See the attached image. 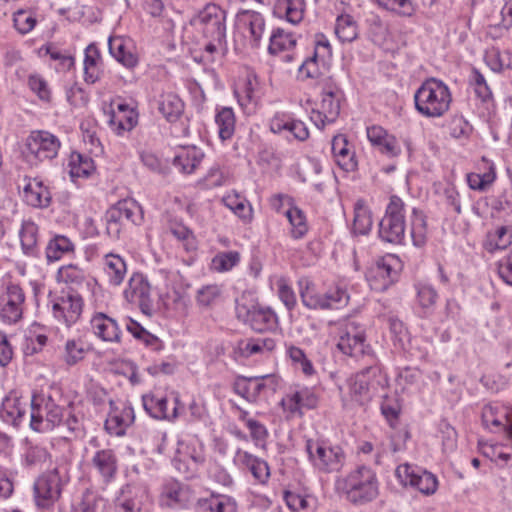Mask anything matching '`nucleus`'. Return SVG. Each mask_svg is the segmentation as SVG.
<instances>
[{
	"label": "nucleus",
	"mask_w": 512,
	"mask_h": 512,
	"mask_svg": "<svg viewBox=\"0 0 512 512\" xmlns=\"http://www.w3.org/2000/svg\"><path fill=\"white\" fill-rule=\"evenodd\" d=\"M38 226L31 220H24L19 231L21 249L28 257H38Z\"/></svg>",
	"instance_id": "c9c22d12"
},
{
	"label": "nucleus",
	"mask_w": 512,
	"mask_h": 512,
	"mask_svg": "<svg viewBox=\"0 0 512 512\" xmlns=\"http://www.w3.org/2000/svg\"><path fill=\"white\" fill-rule=\"evenodd\" d=\"M48 306L54 320L58 324L70 328L80 319L84 301L82 296L75 291H61L60 294L50 295Z\"/></svg>",
	"instance_id": "0eeeda50"
},
{
	"label": "nucleus",
	"mask_w": 512,
	"mask_h": 512,
	"mask_svg": "<svg viewBox=\"0 0 512 512\" xmlns=\"http://www.w3.org/2000/svg\"><path fill=\"white\" fill-rule=\"evenodd\" d=\"M349 294L344 287L336 286L323 293V299L327 303V310L340 309L349 302Z\"/></svg>",
	"instance_id": "052dcab7"
},
{
	"label": "nucleus",
	"mask_w": 512,
	"mask_h": 512,
	"mask_svg": "<svg viewBox=\"0 0 512 512\" xmlns=\"http://www.w3.org/2000/svg\"><path fill=\"white\" fill-rule=\"evenodd\" d=\"M111 208L118 211V215L125 223L139 224L142 220L141 207L133 200H120Z\"/></svg>",
	"instance_id": "8fccbe9b"
},
{
	"label": "nucleus",
	"mask_w": 512,
	"mask_h": 512,
	"mask_svg": "<svg viewBox=\"0 0 512 512\" xmlns=\"http://www.w3.org/2000/svg\"><path fill=\"white\" fill-rule=\"evenodd\" d=\"M174 407L168 410V399L164 395L146 394L142 396V403L145 411L154 419L175 421L181 414L183 405L180 402L179 393L172 392Z\"/></svg>",
	"instance_id": "4468645a"
},
{
	"label": "nucleus",
	"mask_w": 512,
	"mask_h": 512,
	"mask_svg": "<svg viewBox=\"0 0 512 512\" xmlns=\"http://www.w3.org/2000/svg\"><path fill=\"white\" fill-rule=\"evenodd\" d=\"M25 294L17 284H9L0 295V319L8 324L17 323L23 315Z\"/></svg>",
	"instance_id": "2eb2a0df"
},
{
	"label": "nucleus",
	"mask_w": 512,
	"mask_h": 512,
	"mask_svg": "<svg viewBox=\"0 0 512 512\" xmlns=\"http://www.w3.org/2000/svg\"><path fill=\"white\" fill-rule=\"evenodd\" d=\"M93 334L106 342H120L121 330L118 323L112 317L98 312L90 320Z\"/></svg>",
	"instance_id": "a878e982"
},
{
	"label": "nucleus",
	"mask_w": 512,
	"mask_h": 512,
	"mask_svg": "<svg viewBox=\"0 0 512 512\" xmlns=\"http://www.w3.org/2000/svg\"><path fill=\"white\" fill-rule=\"evenodd\" d=\"M239 22L247 27L253 46H258L265 29V20L262 14L255 11H243Z\"/></svg>",
	"instance_id": "ea45409f"
},
{
	"label": "nucleus",
	"mask_w": 512,
	"mask_h": 512,
	"mask_svg": "<svg viewBox=\"0 0 512 512\" xmlns=\"http://www.w3.org/2000/svg\"><path fill=\"white\" fill-rule=\"evenodd\" d=\"M338 485L347 500L356 505L369 503L379 494L376 473L366 466H359L351 471L342 481L338 482Z\"/></svg>",
	"instance_id": "f03ea898"
},
{
	"label": "nucleus",
	"mask_w": 512,
	"mask_h": 512,
	"mask_svg": "<svg viewBox=\"0 0 512 512\" xmlns=\"http://www.w3.org/2000/svg\"><path fill=\"white\" fill-rule=\"evenodd\" d=\"M158 111L168 122H176L184 111V103L173 92L162 93L157 101Z\"/></svg>",
	"instance_id": "72a5a7b5"
},
{
	"label": "nucleus",
	"mask_w": 512,
	"mask_h": 512,
	"mask_svg": "<svg viewBox=\"0 0 512 512\" xmlns=\"http://www.w3.org/2000/svg\"><path fill=\"white\" fill-rule=\"evenodd\" d=\"M257 83L254 79H246L242 86L235 90V95L241 107L247 108L250 104L255 103L257 96L255 87Z\"/></svg>",
	"instance_id": "0e129e2a"
},
{
	"label": "nucleus",
	"mask_w": 512,
	"mask_h": 512,
	"mask_svg": "<svg viewBox=\"0 0 512 512\" xmlns=\"http://www.w3.org/2000/svg\"><path fill=\"white\" fill-rule=\"evenodd\" d=\"M60 148L59 139L47 131H33L27 137L23 156L31 166H37L39 163L52 160L58 154Z\"/></svg>",
	"instance_id": "6e6552de"
},
{
	"label": "nucleus",
	"mask_w": 512,
	"mask_h": 512,
	"mask_svg": "<svg viewBox=\"0 0 512 512\" xmlns=\"http://www.w3.org/2000/svg\"><path fill=\"white\" fill-rule=\"evenodd\" d=\"M106 233L112 239H119L126 223L121 220L118 211L111 207L105 213Z\"/></svg>",
	"instance_id": "338daca9"
},
{
	"label": "nucleus",
	"mask_w": 512,
	"mask_h": 512,
	"mask_svg": "<svg viewBox=\"0 0 512 512\" xmlns=\"http://www.w3.org/2000/svg\"><path fill=\"white\" fill-rule=\"evenodd\" d=\"M372 224L371 210L364 200H357L354 205L353 233L358 235H367L372 228Z\"/></svg>",
	"instance_id": "79ce46f5"
},
{
	"label": "nucleus",
	"mask_w": 512,
	"mask_h": 512,
	"mask_svg": "<svg viewBox=\"0 0 512 512\" xmlns=\"http://www.w3.org/2000/svg\"><path fill=\"white\" fill-rule=\"evenodd\" d=\"M379 373V368L370 365L348 379L349 395L354 402L362 405L371 400L376 385L380 384L376 380Z\"/></svg>",
	"instance_id": "9b49d317"
},
{
	"label": "nucleus",
	"mask_w": 512,
	"mask_h": 512,
	"mask_svg": "<svg viewBox=\"0 0 512 512\" xmlns=\"http://www.w3.org/2000/svg\"><path fill=\"white\" fill-rule=\"evenodd\" d=\"M163 499L172 508H185L191 502L192 493L187 486L176 482L165 488Z\"/></svg>",
	"instance_id": "e433bc0d"
},
{
	"label": "nucleus",
	"mask_w": 512,
	"mask_h": 512,
	"mask_svg": "<svg viewBox=\"0 0 512 512\" xmlns=\"http://www.w3.org/2000/svg\"><path fill=\"white\" fill-rule=\"evenodd\" d=\"M193 512H237V503L228 495L212 493L208 497L198 498Z\"/></svg>",
	"instance_id": "bb28decb"
},
{
	"label": "nucleus",
	"mask_w": 512,
	"mask_h": 512,
	"mask_svg": "<svg viewBox=\"0 0 512 512\" xmlns=\"http://www.w3.org/2000/svg\"><path fill=\"white\" fill-rule=\"evenodd\" d=\"M368 31L374 43L381 44L386 40L388 28L382 19L375 14L367 18Z\"/></svg>",
	"instance_id": "69168bd1"
},
{
	"label": "nucleus",
	"mask_w": 512,
	"mask_h": 512,
	"mask_svg": "<svg viewBox=\"0 0 512 512\" xmlns=\"http://www.w3.org/2000/svg\"><path fill=\"white\" fill-rule=\"evenodd\" d=\"M108 49L111 56L126 68H134L138 64V56L134 52L130 39L122 36H110Z\"/></svg>",
	"instance_id": "393cba45"
},
{
	"label": "nucleus",
	"mask_w": 512,
	"mask_h": 512,
	"mask_svg": "<svg viewBox=\"0 0 512 512\" xmlns=\"http://www.w3.org/2000/svg\"><path fill=\"white\" fill-rule=\"evenodd\" d=\"M57 280L72 287H79L86 280V272L75 264L64 265L58 269Z\"/></svg>",
	"instance_id": "3c124183"
},
{
	"label": "nucleus",
	"mask_w": 512,
	"mask_h": 512,
	"mask_svg": "<svg viewBox=\"0 0 512 512\" xmlns=\"http://www.w3.org/2000/svg\"><path fill=\"white\" fill-rule=\"evenodd\" d=\"M111 412L105 421L106 431L113 436H123L126 429L135 420L134 409L131 405H124L121 410L114 408V401L109 400Z\"/></svg>",
	"instance_id": "4be33fe9"
},
{
	"label": "nucleus",
	"mask_w": 512,
	"mask_h": 512,
	"mask_svg": "<svg viewBox=\"0 0 512 512\" xmlns=\"http://www.w3.org/2000/svg\"><path fill=\"white\" fill-rule=\"evenodd\" d=\"M27 403L15 393L7 395L0 406V419L8 425L19 427L26 418Z\"/></svg>",
	"instance_id": "5701e85b"
},
{
	"label": "nucleus",
	"mask_w": 512,
	"mask_h": 512,
	"mask_svg": "<svg viewBox=\"0 0 512 512\" xmlns=\"http://www.w3.org/2000/svg\"><path fill=\"white\" fill-rule=\"evenodd\" d=\"M337 348L345 355L356 359L369 356L371 348L366 344L364 330L355 322H347L341 329Z\"/></svg>",
	"instance_id": "9d476101"
},
{
	"label": "nucleus",
	"mask_w": 512,
	"mask_h": 512,
	"mask_svg": "<svg viewBox=\"0 0 512 512\" xmlns=\"http://www.w3.org/2000/svg\"><path fill=\"white\" fill-rule=\"evenodd\" d=\"M194 24L199 26L205 39L226 42V11L219 5L207 4L194 19Z\"/></svg>",
	"instance_id": "1a4fd4ad"
},
{
	"label": "nucleus",
	"mask_w": 512,
	"mask_h": 512,
	"mask_svg": "<svg viewBox=\"0 0 512 512\" xmlns=\"http://www.w3.org/2000/svg\"><path fill=\"white\" fill-rule=\"evenodd\" d=\"M405 204L396 195L390 197L385 215L379 222V238L387 243L402 244L405 238Z\"/></svg>",
	"instance_id": "20e7f679"
},
{
	"label": "nucleus",
	"mask_w": 512,
	"mask_h": 512,
	"mask_svg": "<svg viewBox=\"0 0 512 512\" xmlns=\"http://www.w3.org/2000/svg\"><path fill=\"white\" fill-rule=\"evenodd\" d=\"M144 498L147 495L142 488L127 484L120 490L117 503L123 512H146Z\"/></svg>",
	"instance_id": "7c9ffc66"
},
{
	"label": "nucleus",
	"mask_w": 512,
	"mask_h": 512,
	"mask_svg": "<svg viewBox=\"0 0 512 512\" xmlns=\"http://www.w3.org/2000/svg\"><path fill=\"white\" fill-rule=\"evenodd\" d=\"M286 216L292 226L291 236L294 239L303 238L308 231L306 217L303 211L297 207H292L286 211Z\"/></svg>",
	"instance_id": "13d9d810"
},
{
	"label": "nucleus",
	"mask_w": 512,
	"mask_h": 512,
	"mask_svg": "<svg viewBox=\"0 0 512 512\" xmlns=\"http://www.w3.org/2000/svg\"><path fill=\"white\" fill-rule=\"evenodd\" d=\"M123 294L129 303L139 305L142 311L149 309L152 304L151 286L142 273L132 274Z\"/></svg>",
	"instance_id": "6ab92c4d"
},
{
	"label": "nucleus",
	"mask_w": 512,
	"mask_h": 512,
	"mask_svg": "<svg viewBox=\"0 0 512 512\" xmlns=\"http://www.w3.org/2000/svg\"><path fill=\"white\" fill-rule=\"evenodd\" d=\"M204 153L201 149L191 146L182 148L174 157L173 165L179 169L180 172L191 174L199 166L203 160Z\"/></svg>",
	"instance_id": "f704fd0d"
},
{
	"label": "nucleus",
	"mask_w": 512,
	"mask_h": 512,
	"mask_svg": "<svg viewBox=\"0 0 512 512\" xmlns=\"http://www.w3.org/2000/svg\"><path fill=\"white\" fill-rule=\"evenodd\" d=\"M305 449L312 465L320 472H338L345 464V453L338 445L331 446L324 441L308 439Z\"/></svg>",
	"instance_id": "39448f33"
},
{
	"label": "nucleus",
	"mask_w": 512,
	"mask_h": 512,
	"mask_svg": "<svg viewBox=\"0 0 512 512\" xmlns=\"http://www.w3.org/2000/svg\"><path fill=\"white\" fill-rule=\"evenodd\" d=\"M482 161L488 165V171L483 174L479 173H469L467 174V183L470 189L484 191L490 186L495 178L496 173L492 164H490L485 157L482 158Z\"/></svg>",
	"instance_id": "5fc2aeb1"
},
{
	"label": "nucleus",
	"mask_w": 512,
	"mask_h": 512,
	"mask_svg": "<svg viewBox=\"0 0 512 512\" xmlns=\"http://www.w3.org/2000/svg\"><path fill=\"white\" fill-rule=\"evenodd\" d=\"M22 196L25 203L34 208H46L51 202V193L42 181L25 177Z\"/></svg>",
	"instance_id": "b1692460"
},
{
	"label": "nucleus",
	"mask_w": 512,
	"mask_h": 512,
	"mask_svg": "<svg viewBox=\"0 0 512 512\" xmlns=\"http://www.w3.org/2000/svg\"><path fill=\"white\" fill-rule=\"evenodd\" d=\"M66 482L58 468L39 475L33 484L35 505L44 510L53 508L55 503L60 500Z\"/></svg>",
	"instance_id": "423d86ee"
},
{
	"label": "nucleus",
	"mask_w": 512,
	"mask_h": 512,
	"mask_svg": "<svg viewBox=\"0 0 512 512\" xmlns=\"http://www.w3.org/2000/svg\"><path fill=\"white\" fill-rule=\"evenodd\" d=\"M53 394H33L30 403V428L48 432L62 424L64 408L56 403Z\"/></svg>",
	"instance_id": "7ed1b4c3"
},
{
	"label": "nucleus",
	"mask_w": 512,
	"mask_h": 512,
	"mask_svg": "<svg viewBox=\"0 0 512 512\" xmlns=\"http://www.w3.org/2000/svg\"><path fill=\"white\" fill-rule=\"evenodd\" d=\"M236 312L238 318L243 319L256 332L274 331L278 327V317L270 307L253 305L247 308L237 304Z\"/></svg>",
	"instance_id": "f8f14e48"
},
{
	"label": "nucleus",
	"mask_w": 512,
	"mask_h": 512,
	"mask_svg": "<svg viewBox=\"0 0 512 512\" xmlns=\"http://www.w3.org/2000/svg\"><path fill=\"white\" fill-rule=\"evenodd\" d=\"M125 326L129 333H131L136 339L143 341L147 346H151L155 350H161L163 348L162 342L156 336L148 332L133 319H127Z\"/></svg>",
	"instance_id": "864d4df0"
},
{
	"label": "nucleus",
	"mask_w": 512,
	"mask_h": 512,
	"mask_svg": "<svg viewBox=\"0 0 512 512\" xmlns=\"http://www.w3.org/2000/svg\"><path fill=\"white\" fill-rule=\"evenodd\" d=\"M417 289V301L421 308V317H428L432 314L436 304L438 294L436 290L428 284H419Z\"/></svg>",
	"instance_id": "09e8293b"
},
{
	"label": "nucleus",
	"mask_w": 512,
	"mask_h": 512,
	"mask_svg": "<svg viewBox=\"0 0 512 512\" xmlns=\"http://www.w3.org/2000/svg\"><path fill=\"white\" fill-rule=\"evenodd\" d=\"M250 383V402H255L257 398L266 390L275 391L277 383L273 375H263L249 377Z\"/></svg>",
	"instance_id": "4d7b16f0"
},
{
	"label": "nucleus",
	"mask_w": 512,
	"mask_h": 512,
	"mask_svg": "<svg viewBox=\"0 0 512 512\" xmlns=\"http://www.w3.org/2000/svg\"><path fill=\"white\" fill-rule=\"evenodd\" d=\"M306 3L305 0H276L273 7V14L280 19L296 25L304 18Z\"/></svg>",
	"instance_id": "473e14b6"
},
{
	"label": "nucleus",
	"mask_w": 512,
	"mask_h": 512,
	"mask_svg": "<svg viewBox=\"0 0 512 512\" xmlns=\"http://www.w3.org/2000/svg\"><path fill=\"white\" fill-rule=\"evenodd\" d=\"M240 262V253L237 251H225L217 253L211 261V267L217 272H227Z\"/></svg>",
	"instance_id": "bf43d9fd"
},
{
	"label": "nucleus",
	"mask_w": 512,
	"mask_h": 512,
	"mask_svg": "<svg viewBox=\"0 0 512 512\" xmlns=\"http://www.w3.org/2000/svg\"><path fill=\"white\" fill-rule=\"evenodd\" d=\"M331 150L335 162L344 171L351 172L357 168L355 152L349 148V143L344 135H337L332 139Z\"/></svg>",
	"instance_id": "2f4dec72"
},
{
	"label": "nucleus",
	"mask_w": 512,
	"mask_h": 512,
	"mask_svg": "<svg viewBox=\"0 0 512 512\" xmlns=\"http://www.w3.org/2000/svg\"><path fill=\"white\" fill-rule=\"evenodd\" d=\"M276 347V341L272 337H253L239 340L234 349L235 354L248 358L253 355L272 352Z\"/></svg>",
	"instance_id": "c756f323"
},
{
	"label": "nucleus",
	"mask_w": 512,
	"mask_h": 512,
	"mask_svg": "<svg viewBox=\"0 0 512 512\" xmlns=\"http://www.w3.org/2000/svg\"><path fill=\"white\" fill-rule=\"evenodd\" d=\"M223 202L225 206L232 210L238 217L244 220L250 219L252 209L246 205L245 199L240 198L238 194L225 196Z\"/></svg>",
	"instance_id": "774afa93"
},
{
	"label": "nucleus",
	"mask_w": 512,
	"mask_h": 512,
	"mask_svg": "<svg viewBox=\"0 0 512 512\" xmlns=\"http://www.w3.org/2000/svg\"><path fill=\"white\" fill-rule=\"evenodd\" d=\"M89 466L103 484H110L115 480L119 468L116 451L112 448H98L91 455Z\"/></svg>",
	"instance_id": "dca6fc26"
},
{
	"label": "nucleus",
	"mask_w": 512,
	"mask_h": 512,
	"mask_svg": "<svg viewBox=\"0 0 512 512\" xmlns=\"http://www.w3.org/2000/svg\"><path fill=\"white\" fill-rule=\"evenodd\" d=\"M103 503L104 498L97 491L87 488L74 506V512H98Z\"/></svg>",
	"instance_id": "603ef678"
},
{
	"label": "nucleus",
	"mask_w": 512,
	"mask_h": 512,
	"mask_svg": "<svg viewBox=\"0 0 512 512\" xmlns=\"http://www.w3.org/2000/svg\"><path fill=\"white\" fill-rule=\"evenodd\" d=\"M74 250L75 245L67 236L56 234L47 243L46 259L49 263L58 261L64 255L73 253Z\"/></svg>",
	"instance_id": "58836bf2"
},
{
	"label": "nucleus",
	"mask_w": 512,
	"mask_h": 512,
	"mask_svg": "<svg viewBox=\"0 0 512 512\" xmlns=\"http://www.w3.org/2000/svg\"><path fill=\"white\" fill-rule=\"evenodd\" d=\"M104 271L110 285L119 286L127 272L126 263L119 255L107 254L104 257Z\"/></svg>",
	"instance_id": "a19ab883"
},
{
	"label": "nucleus",
	"mask_w": 512,
	"mask_h": 512,
	"mask_svg": "<svg viewBox=\"0 0 512 512\" xmlns=\"http://www.w3.org/2000/svg\"><path fill=\"white\" fill-rule=\"evenodd\" d=\"M300 298L302 304L311 310H327L323 293L317 291L309 281H300Z\"/></svg>",
	"instance_id": "a18cd8bd"
},
{
	"label": "nucleus",
	"mask_w": 512,
	"mask_h": 512,
	"mask_svg": "<svg viewBox=\"0 0 512 512\" xmlns=\"http://www.w3.org/2000/svg\"><path fill=\"white\" fill-rule=\"evenodd\" d=\"M340 91L336 87L329 86L323 90L319 109L328 123H333L340 114Z\"/></svg>",
	"instance_id": "4c0bfd02"
},
{
	"label": "nucleus",
	"mask_w": 512,
	"mask_h": 512,
	"mask_svg": "<svg viewBox=\"0 0 512 512\" xmlns=\"http://www.w3.org/2000/svg\"><path fill=\"white\" fill-rule=\"evenodd\" d=\"M215 123L218 127V135L222 141L230 140L235 132V114L232 108L222 107L215 116Z\"/></svg>",
	"instance_id": "c03bdc74"
},
{
	"label": "nucleus",
	"mask_w": 512,
	"mask_h": 512,
	"mask_svg": "<svg viewBox=\"0 0 512 512\" xmlns=\"http://www.w3.org/2000/svg\"><path fill=\"white\" fill-rule=\"evenodd\" d=\"M375 1L383 9L394 12L402 17H410L415 12V7L411 0H375Z\"/></svg>",
	"instance_id": "680f3d73"
},
{
	"label": "nucleus",
	"mask_w": 512,
	"mask_h": 512,
	"mask_svg": "<svg viewBox=\"0 0 512 512\" xmlns=\"http://www.w3.org/2000/svg\"><path fill=\"white\" fill-rule=\"evenodd\" d=\"M482 422L492 432H502L512 441V408L498 403L486 405Z\"/></svg>",
	"instance_id": "f3484780"
},
{
	"label": "nucleus",
	"mask_w": 512,
	"mask_h": 512,
	"mask_svg": "<svg viewBox=\"0 0 512 512\" xmlns=\"http://www.w3.org/2000/svg\"><path fill=\"white\" fill-rule=\"evenodd\" d=\"M381 413L388 421L391 427H395L400 413H401V403L397 395H385L383 396L381 405H380Z\"/></svg>",
	"instance_id": "6e6d98bb"
},
{
	"label": "nucleus",
	"mask_w": 512,
	"mask_h": 512,
	"mask_svg": "<svg viewBox=\"0 0 512 512\" xmlns=\"http://www.w3.org/2000/svg\"><path fill=\"white\" fill-rule=\"evenodd\" d=\"M396 476L404 486H411L424 495H432L438 487V480L434 474L409 464L399 465Z\"/></svg>",
	"instance_id": "ddd939ff"
},
{
	"label": "nucleus",
	"mask_w": 512,
	"mask_h": 512,
	"mask_svg": "<svg viewBox=\"0 0 512 512\" xmlns=\"http://www.w3.org/2000/svg\"><path fill=\"white\" fill-rule=\"evenodd\" d=\"M296 43L297 38L294 33L287 32L282 28H276L270 36L268 51L270 54L285 53L282 56V60L285 63H292L298 58L296 52H290L296 46Z\"/></svg>",
	"instance_id": "412c9836"
},
{
	"label": "nucleus",
	"mask_w": 512,
	"mask_h": 512,
	"mask_svg": "<svg viewBox=\"0 0 512 512\" xmlns=\"http://www.w3.org/2000/svg\"><path fill=\"white\" fill-rule=\"evenodd\" d=\"M85 350L80 340L69 339L66 341L63 352V360L73 366L84 358Z\"/></svg>",
	"instance_id": "e2e57ef3"
},
{
	"label": "nucleus",
	"mask_w": 512,
	"mask_h": 512,
	"mask_svg": "<svg viewBox=\"0 0 512 512\" xmlns=\"http://www.w3.org/2000/svg\"><path fill=\"white\" fill-rule=\"evenodd\" d=\"M138 122V113L128 104L119 103L117 110H113L109 118V126L117 135L131 131Z\"/></svg>",
	"instance_id": "c85d7f7f"
},
{
	"label": "nucleus",
	"mask_w": 512,
	"mask_h": 512,
	"mask_svg": "<svg viewBox=\"0 0 512 512\" xmlns=\"http://www.w3.org/2000/svg\"><path fill=\"white\" fill-rule=\"evenodd\" d=\"M178 457L174 458L175 467L182 472L186 478H193L198 467L205 462V455L201 447L186 444L184 451L178 450Z\"/></svg>",
	"instance_id": "aec40b11"
},
{
	"label": "nucleus",
	"mask_w": 512,
	"mask_h": 512,
	"mask_svg": "<svg viewBox=\"0 0 512 512\" xmlns=\"http://www.w3.org/2000/svg\"><path fill=\"white\" fill-rule=\"evenodd\" d=\"M410 234L413 245L423 247L427 242V220L424 212L418 208L412 209L410 218Z\"/></svg>",
	"instance_id": "37998d69"
},
{
	"label": "nucleus",
	"mask_w": 512,
	"mask_h": 512,
	"mask_svg": "<svg viewBox=\"0 0 512 512\" xmlns=\"http://www.w3.org/2000/svg\"><path fill=\"white\" fill-rule=\"evenodd\" d=\"M335 34L341 42H352L358 36L357 23L349 14H341L336 19Z\"/></svg>",
	"instance_id": "de8ad7c7"
},
{
	"label": "nucleus",
	"mask_w": 512,
	"mask_h": 512,
	"mask_svg": "<svg viewBox=\"0 0 512 512\" xmlns=\"http://www.w3.org/2000/svg\"><path fill=\"white\" fill-rule=\"evenodd\" d=\"M392 262H395L392 257L382 258L367 270L366 279L372 290L383 292L397 281L398 271Z\"/></svg>",
	"instance_id": "a211bd4d"
},
{
	"label": "nucleus",
	"mask_w": 512,
	"mask_h": 512,
	"mask_svg": "<svg viewBox=\"0 0 512 512\" xmlns=\"http://www.w3.org/2000/svg\"><path fill=\"white\" fill-rule=\"evenodd\" d=\"M234 462L241 468L249 470L260 483H265L270 476L269 466L266 461L242 449H237Z\"/></svg>",
	"instance_id": "cd10ccee"
},
{
	"label": "nucleus",
	"mask_w": 512,
	"mask_h": 512,
	"mask_svg": "<svg viewBox=\"0 0 512 512\" xmlns=\"http://www.w3.org/2000/svg\"><path fill=\"white\" fill-rule=\"evenodd\" d=\"M68 167L72 179L88 177L95 169L92 158L77 152L70 155Z\"/></svg>",
	"instance_id": "49530a36"
},
{
	"label": "nucleus",
	"mask_w": 512,
	"mask_h": 512,
	"mask_svg": "<svg viewBox=\"0 0 512 512\" xmlns=\"http://www.w3.org/2000/svg\"><path fill=\"white\" fill-rule=\"evenodd\" d=\"M452 96L448 86L441 80H425L414 94L416 110L427 118L443 116L450 108Z\"/></svg>",
	"instance_id": "f257e3e1"
}]
</instances>
